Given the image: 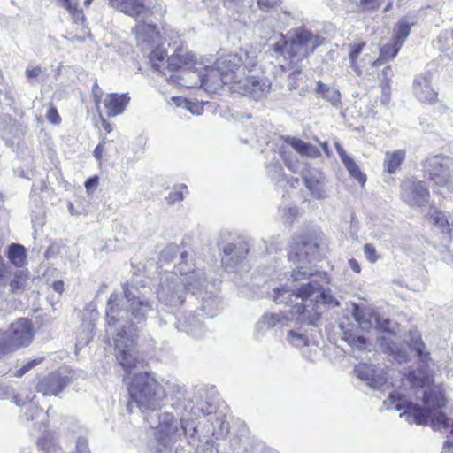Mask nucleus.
<instances>
[{
  "label": "nucleus",
  "mask_w": 453,
  "mask_h": 453,
  "mask_svg": "<svg viewBox=\"0 0 453 453\" xmlns=\"http://www.w3.org/2000/svg\"><path fill=\"white\" fill-rule=\"evenodd\" d=\"M402 45L397 42L395 39L391 38V40L383 45L380 51L379 59L372 63V65H377L380 61L387 62L392 58H394L398 53Z\"/></svg>",
  "instance_id": "nucleus-31"
},
{
  "label": "nucleus",
  "mask_w": 453,
  "mask_h": 453,
  "mask_svg": "<svg viewBox=\"0 0 453 453\" xmlns=\"http://www.w3.org/2000/svg\"><path fill=\"white\" fill-rule=\"evenodd\" d=\"M272 82L267 77L257 73L235 79L231 90L255 100L265 98L271 91Z\"/></svg>",
  "instance_id": "nucleus-11"
},
{
  "label": "nucleus",
  "mask_w": 453,
  "mask_h": 453,
  "mask_svg": "<svg viewBox=\"0 0 453 453\" xmlns=\"http://www.w3.org/2000/svg\"><path fill=\"white\" fill-rule=\"evenodd\" d=\"M42 357H35L27 360L19 369L15 371L13 375L15 377H22L24 374H26L28 371H30L35 366L38 365L42 363Z\"/></svg>",
  "instance_id": "nucleus-45"
},
{
  "label": "nucleus",
  "mask_w": 453,
  "mask_h": 453,
  "mask_svg": "<svg viewBox=\"0 0 453 453\" xmlns=\"http://www.w3.org/2000/svg\"><path fill=\"white\" fill-rule=\"evenodd\" d=\"M429 217L433 224L440 228L442 233H452V227L442 211L433 210L429 212Z\"/></svg>",
  "instance_id": "nucleus-36"
},
{
  "label": "nucleus",
  "mask_w": 453,
  "mask_h": 453,
  "mask_svg": "<svg viewBox=\"0 0 453 453\" xmlns=\"http://www.w3.org/2000/svg\"><path fill=\"white\" fill-rule=\"evenodd\" d=\"M198 441L201 444H197L196 453H219L211 439L206 438L204 442L201 439Z\"/></svg>",
  "instance_id": "nucleus-46"
},
{
  "label": "nucleus",
  "mask_w": 453,
  "mask_h": 453,
  "mask_svg": "<svg viewBox=\"0 0 453 453\" xmlns=\"http://www.w3.org/2000/svg\"><path fill=\"white\" fill-rule=\"evenodd\" d=\"M125 296L129 302L128 311L132 315V322L122 329L115 338V357L125 370H131L139 363V357L134 347V337L136 336L135 325L140 324L146 319V315L151 309L147 300L141 299L127 288L124 286Z\"/></svg>",
  "instance_id": "nucleus-3"
},
{
  "label": "nucleus",
  "mask_w": 453,
  "mask_h": 453,
  "mask_svg": "<svg viewBox=\"0 0 453 453\" xmlns=\"http://www.w3.org/2000/svg\"><path fill=\"white\" fill-rule=\"evenodd\" d=\"M130 103L127 94L118 95L115 93V115L122 114Z\"/></svg>",
  "instance_id": "nucleus-43"
},
{
  "label": "nucleus",
  "mask_w": 453,
  "mask_h": 453,
  "mask_svg": "<svg viewBox=\"0 0 453 453\" xmlns=\"http://www.w3.org/2000/svg\"><path fill=\"white\" fill-rule=\"evenodd\" d=\"M241 58L239 64L234 67L233 73L238 77L257 73V54L256 50L241 51L240 54H234Z\"/></svg>",
  "instance_id": "nucleus-21"
},
{
  "label": "nucleus",
  "mask_w": 453,
  "mask_h": 453,
  "mask_svg": "<svg viewBox=\"0 0 453 453\" xmlns=\"http://www.w3.org/2000/svg\"><path fill=\"white\" fill-rule=\"evenodd\" d=\"M184 252L180 250V247L176 244H168L161 252V260L165 262L173 261L174 258L180 257V253Z\"/></svg>",
  "instance_id": "nucleus-42"
},
{
  "label": "nucleus",
  "mask_w": 453,
  "mask_h": 453,
  "mask_svg": "<svg viewBox=\"0 0 453 453\" xmlns=\"http://www.w3.org/2000/svg\"><path fill=\"white\" fill-rule=\"evenodd\" d=\"M14 395V389L0 380V400L7 399Z\"/></svg>",
  "instance_id": "nucleus-52"
},
{
  "label": "nucleus",
  "mask_w": 453,
  "mask_h": 453,
  "mask_svg": "<svg viewBox=\"0 0 453 453\" xmlns=\"http://www.w3.org/2000/svg\"><path fill=\"white\" fill-rule=\"evenodd\" d=\"M203 322L195 316L181 315L177 321V328L180 331H185L188 334L196 338L203 336Z\"/></svg>",
  "instance_id": "nucleus-25"
},
{
  "label": "nucleus",
  "mask_w": 453,
  "mask_h": 453,
  "mask_svg": "<svg viewBox=\"0 0 453 453\" xmlns=\"http://www.w3.org/2000/svg\"><path fill=\"white\" fill-rule=\"evenodd\" d=\"M416 19L409 15L402 18L393 30V39H395L401 45L404 43L408 38L411 27L415 25Z\"/></svg>",
  "instance_id": "nucleus-29"
},
{
  "label": "nucleus",
  "mask_w": 453,
  "mask_h": 453,
  "mask_svg": "<svg viewBox=\"0 0 453 453\" xmlns=\"http://www.w3.org/2000/svg\"><path fill=\"white\" fill-rule=\"evenodd\" d=\"M363 43H356V44H350L349 45V62L352 69L357 75H361L363 73L362 69L357 65L356 59L360 55L362 50H363Z\"/></svg>",
  "instance_id": "nucleus-38"
},
{
  "label": "nucleus",
  "mask_w": 453,
  "mask_h": 453,
  "mask_svg": "<svg viewBox=\"0 0 453 453\" xmlns=\"http://www.w3.org/2000/svg\"><path fill=\"white\" fill-rule=\"evenodd\" d=\"M187 187L185 185H180L179 187H174L173 190H172L168 196L165 197V200L168 204H173L177 202H180L184 199V194L182 189H186Z\"/></svg>",
  "instance_id": "nucleus-44"
},
{
  "label": "nucleus",
  "mask_w": 453,
  "mask_h": 453,
  "mask_svg": "<svg viewBox=\"0 0 453 453\" xmlns=\"http://www.w3.org/2000/svg\"><path fill=\"white\" fill-rule=\"evenodd\" d=\"M240 61L241 58L235 55H227L224 58L218 59L213 66L202 67L204 76L203 88L206 90H215L226 85H229L230 88L234 86L238 75L233 71Z\"/></svg>",
  "instance_id": "nucleus-8"
},
{
  "label": "nucleus",
  "mask_w": 453,
  "mask_h": 453,
  "mask_svg": "<svg viewBox=\"0 0 453 453\" xmlns=\"http://www.w3.org/2000/svg\"><path fill=\"white\" fill-rule=\"evenodd\" d=\"M72 381V375L58 371L40 380L35 386V389L44 396H58Z\"/></svg>",
  "instance_id": "nucleus-13"
},
{
  "label": "nucleus",
  "mask_w": 453,
  "mask_h": 453,
  "mask_svg": "<svg viewBox=\"0 0 453 453\" xmlns=\"http://www.w3.org/2000/svg\"><path fill=\"white\" fill-rule=\"evenodd\" d=\"M280 155L285 165L292 173H302L303 182L306 188L310 190L313 198L322 200L326 197L325 189V177L316 169L302 170L303 165L290 150L282 146L280 150Z\"/></svg>",
  "instance_id": "nucleus-9"
},
{
  "label": "nucleus",
  "mask_w": 453,
  "mask_h": 453,
  "mask_svg": "<svg viewBox=\"0 0 453 453\" xmlns=\"http://www.w3.org/2000/svg\"><path fill=\"white\" fill-rule=\"evenodd\" d=\"M104 142L99 143L94 150L93 153H94L95 157H96L97 160H99L102 157V153L104 150Z\"/></svg>",
  "instance_id": "nucleus-63"
},
{
  "label": "nucleus",
  "mask_w": 453,
  "mask_h": 453,
  "mask_svg": "<svg viewBox=\"0 0 453 453\" xmlns=\"http://www.w3.org/2000/svg\"><path fill=\"white\" fill-rule=\"evenodd\" d=\"M174 271L162 280L157 296L160 301L171 306L182 305L186 291L193 295L202 292L205 286L204 272L195 268L192 256L181 252Z\"/></svg>",
  "instance_id": "nucleus-2"
},
{
  "label": "nucleus",
  "mask_w": 453,
  "mask_h": 453,
  "mask_svg": "<svg viewBox=\"0 0 453 453\" xmlns=\"http://www.w3.org/2000/svg\"><path fill=\"white\" fill-rule=\"evenodd\" d=\"M166 70L173 73H179L190 65H196L194 55L187 49H177L166 60Z\"/></svg>",
  "instance_id": "nucleus-19"
},
{
  "label": "nucleus",
  "mask_w": 453,
  "mask_h": 453,
  "mask_svg": "<svg viewBox=\"0 0 453 453\" xmlns=\"http://www.w3.org/2000/svg\"><path fill=\"white\" fill-rule=\"evenodd\" d=\"M335 148L342 162L346 158L349 157V156L346 153L344 149L337 142H335Z\"/></svg>",
  "instance_id": "nucleus-62"
},
{
  "label": "nucleus",
  "mask_w": 453,
  "mask_h": 453,
  "mask_svg": "<svg viewBox=\"0 0 453 453\" xmlns=\"http://www.w3.org/2000/svg\"><path fill=\"white\" fill-rule=\"evenodd\" d=\"M348 265H349V268L356 273H359L361 272V266H360L358 261L356 260L355 258L349 259Z\"/></svg>",
  "instance_id": "nucleus-61"
},
{
  "label": "nucleus",
  "mask_w": 453,
  "mask_h": 453,
  "mask_svg": "<svg viewBox=\"0 0 453 453\" xmlns=\"http://www.w3.org/2000/svg\"><path fill=\"white\" fill-rule=\"evenodd\" d=\"M280 211L282 213L286 220L292 221L298 213V208L296 206H284L280 209Z\"/></svg>",
  "instance_id": "nucleus-51"
},
{
  "label": "nucleus",
  "mask_w": 453,
  "mask_h": 453,
  "mask_svg": "<svg viewBox=\"0 0 453 453\" xmlns=\"http://www.w3.org/2000/svg\"><path fill=\"white\" fill-rule=\"evenodd\" d=\"M57 3L65 8L74 22H82L85 19L82 9L79 7L80 0H56Z\"/></svg>",
  "instance_id": "nucleus-32"
},
{
  "label": "nucleus",
  "mask_w": 453,
  "mask_h": 453,
  "mask_svg": "<svg viewBox=\"0 0 453 453\" xmlns=\"http://www.w3.org/2000/svg\"><path fill=\"white\" fill-rule=\"evenodd\" d=\"M128 392L131 400L142 411L161 408L165 396L164 388L148 373L134 374Z\"/></svg>",
  "instance_id": "nucleus-5"
},
{
  "label": "nucleus",
  "mask_w": 453,
  "mask_h": 453,
  "mask_svg": "<svg viewBox=\"0 0 453 453\" xmlns=\"http://www.w3.org/2000/svg\"><path fill=\"white\" fill-rule=\"evenodd\" d=\"M324 37L306 28L295 30L290 41H287L282 34L275 35V42L270 48L278 54L288 58L292 64H298L308 58L324 42Z\"/></svg>",
  "instance_id": "nucleus-4"
},
{
  "label": "nucleus",
  "mask_w": 453,
  "mask_h": 453,
  "mask_svg": "<svg viewBox=\"0 0 453 453\" xmlns=\"http://www.w3.org/2000/svg\"><path fill=\"white\" fill-rule=\"evenodd\" d=\"M196 65H190L185 69H181L179 73H171L169 77L164 71L158 70L165 79L173 84L179 87L193 88H201L204 82L203 72L202 67H196Z\"/></svg>",
  "instance_id": "nucleus-15"
},
{
  "label": "nucleus",
  "mask_w": 453,
  "mask_h": 453,
  "mask_svg": "<svg viewBox=\"0 0 453 453\" xmlns=\"http://www.w3.org/2000/svg\"><path fill=\"white\" fill-rule=\"evenodd\" d=\"M137 44L148 58L153 68L159 70L165 65V42L154 25L141 23L135 27Z\"/></svg>",
  "instance_id": "nucleus-6"
},
{
  "label": "nucleus",
  "mask_w": 453,
  "mask_h": 453,
  "mask_svg": "<svg viewBox=\"0 0 453 453\" xmlns=\"http://www.w3.org/2000/svg\"><path fill=\"white\" fill-rule=\"evenodd\" d=\"M112 298L113 294L110 296L106 307V321L109 325L111 324V320H113V316H111V313H113V307L111 305Z\"/></svg>",
  "instance_id": "nucleus-60"
},
{
  "label": "nucleus",
  "mask_w": 453,
  "mask_h": 453,
  "mask_svg": "<svg viewBox=\"0 0 453 453\" xmlns=\"http://www.w3.org/2000/svg\"><path fill=\"white\" fill-rule=\"evenodd\" d=\"M284 141L302 157L317 158L321 155L319 150L316 146L306 142L300 138L286 136L284 137Z\"/></svg>",
  "instance_id": "nucleus-23"
},
{
  "label": "nucleus",
  "mask_w": 453,
  "mask_h": 453,
  "mask_svg": "<svg viewBox=\"0 0 453 453\" xmlns=\"http://www.w3.org/2000/svg\"><path fill=\"white\" fill-rule=\"evenodd\" d=\"M394 337L395 334L391 332H386L378 337V343L383 351L395 356L399 360H405L407 357L406 350L394 342Z\"/></svg>",
  "instance_id": "nucleus-27"
},
{
  "label": "nucleus",
  "mask_w": 453,
  "mask_h": 453,
  "mask_svg": "<svg viewBox=\"0 0 453 453\" xmlns=\"http://www.w3.org/2000/svg\"><path fill=\"white\" fill-rule=\"evenodd\" d=\"M407 380L413 386V387H420L423 388L425 385V380L424 379H418L417 376L416 372H411L409 373L407 377Z\"/></svg>",
  "instance_id": "nucleus-55"
},
{
  "label": "nucleus",
  "mask_w": 453,
  "mask_h": 453,
  "mask_svg": "<svg viewBox=\"0 0 453 453\" xmlns=\"http://www.w3.org/2000/svg\"><path fill=\"white\" fill-rule=\"evenodd\" d=\"M7 257L17 267H21L26 259V250L20 244L12 243L8 247Z\"/></svg>",
  "instance_id": "nucleus-34"
},
{
  "label": "nucleus",
  "mask_w": 453,
  "mask_h": 453,
  "mask_svg": "<svg viewBox=\"0 0 453 453\" xmlns=\"http://www.w3.org/2000/svg\"><path fill=\"white\" fill-rule=\"evenodd\" d=\"M181 428L184 434L188 437V443L195 446L197 435V425L194 421L181 418Z\"/></svg>",
  "instance_id": "nucleus-39"
},
{
  "label": "nucleus",
  "mask_w": 453,
  "mask_h": 453,
  "mask_svg": "<svg viewBox=\"0 0 453 453\" xmlns=\"http://www.w3.org/2000/svg\"><path fill=\"white\" fill-rule=\"evenodd\" d=\"M354 372L360 380L372 388H380L387 380L383 369L371 364L360 363L355 366Z\"/></svg>",
  "instance_id": "nucleus-18"
},
{
  "label": "nucleus",
  "mask_w": 453,
  "mask_h": 453,
  "mask_svg": "<svg viewBox=\"0 0 453 453\" xmlns=\"http://www.w3.org/2000/svg\"><path fill=\"white\" fill-rule=\"evenodd\" d=\"M254 31L257 36L266 40H272V35H274V32L271 27V23L267 19H263L257 22L255 26Z\"/></svg>",
  "instance_id": "nucleus-40"
},
{
  "label": "nucleus",
  "mask_w": 453,
  "mask_h": 453,
  "mask_svg": "<svg viewBox=\"0 0 453 453\" xmlns=\"http://www.w3.org/2000/svg\"><path fill=\"white\" fill-rule=\"evenodd\" d=\"M341 328L343 330V334L345 335L346 340L349 341L350 344L355 346L362 347L365 343V339L364 336H354L349 331L344 330L343 326H341Z\"/></svg>",
  "instance_id": "nucleus-49"
},
{
  "label": "nucleus",
  "mask_w": 453,
  "mask_h": 453,
  "mask_svg": "<svg viewBox=\"0 0 453 453\" xmlns=\"http://www.w3.org/2000/svg\"><path fill=\"white\" fill-rule=\"evenodd\" d=\"M413 94L422 103L432 104L436 102L438 93L432 84V74L430 73H424L415 77Z\"/></svg>",
  "instance_id": "nucleus-17"
},
{
  "label": "nucleus",
  "mask_w": 453,
  "mask_h": 453,
  "mask_svg": "<svg viewBox=\"0 0 453 453\" xmlns=\"http://www.w3.org/2000/svg\"><path fill=\"white\" fill-rule=\"evenodd\" d=\"M288 256L290 261L296 264V269L293 270L291 274L293 289H273V301L284 304V310L280 313L266 312L261 316L256 323L254 331L255 338L257 340L264 338L283 320L316 326L320 316V304L332 307L339 305L330 291L324 288L327 283L326 273L306 266L322 256L321 247L316 241L303 240L296 242Z\"/></svg>",
  "instance_id": "nucleus-1"
},
{
  "label": "nucleus",
  "mask_w": 453,
  "mask_h": 453,
  "mask_svg": "<svg viewBox=\"0 0 453 453\" xmlns=\"http://www.w3.org/2000/svg\"><path fill=\"white\" fill-rule=\"evenodd\" d=\"M34 327L30 320L19 319L11 325L7 338L0 341V353L10 352L23 346H27L33 340Z\"/></svg>",
  "instance_id": "nucleus-12"
},
{
  "label": "nucleus",
  "mask_w": 453,
  "mask_h": 453,
  "mask_svg": "<svg viewBox=\"0 0 453 453\" xmlns=\"http://www.w3.org/2000/svg\"><path fill=\"white\" fill-rule=\"evenodd\" d=\"M222 250V264L227 269L234 268L246 257L249 247L245 241L241 238H235L228 242L219 244Z\"/></svg>",
  "instance_id": "nucleus-16"
},
{
  "label": "nucleus",
  "mask_w": 453,
  "mask_h": 453,
  "mask_svg": "<svg viewBox=\"0 0 453 453\" xmlns=\"http://www.w3.org/2000/svg\"><path fill=\"white\" fill-rule=\"evenodd\" d=\"M52 288L58 293H62L64 291V282L61 280L55 281L52 284Z\"/></svg>",
  "instance_id": "nucleus-64"
},
{
  "label": "nucleus",
  "mask_w": 453,
  "mask_h": 453,
  "mask_svg": "<svg viewBox=\"0 0 453 453\" xmlns=\"http://www.w3.org/2000/svg\"><path fill=\"white\" fill-rule=\"evenodd\" d=\"M363 250H364L365 258L369 262L375 263L379 259V256L377 255L376 250L372 244H371V243L365 244Z\"/></svg>",
  "instance_id": "nucleus-47"
},
{
  "label": "nucleus",
  "mask_w": 453,
  "mask_h": 453,
  "mask_svg": "<svg viewBox=\"0 0 453 453\" xmlns=\"http://www.w3.org/2000/svg\"><path fill=\"white\" fill-rule=\"evenodd\" d=\"M452 167L453 159L442 155L427 157L423 163L425 177L441 196L453 192Z\"/></svg>",
  "instance_id": "nucleus-7"
},
{
  "label": "nucleus",
  "mask_w": 453,
  "mask_h": 453,
  "mask_svg": "<svg viewBox=\"0 0 453 453\" xmlns=\"http://www.w3.org/2000/svg\"><path fill=\"white\" fill-rule=\"evenodd\" d=\"M360 6L365 11H375L380 8V0H359Z\"/></svg>",
  "instance_id": "nucleus-53"
},
{
  "label": "nucleus",
  "mask_w": 453,
  "mask_h": 453,
  "mask_svg": "<svg viewBox=\"0 0 453 453\" xmlns=\"http://www.w3.org/2000/svg\"><path fill=\"white\" fill-rule=\"evenodd\" d=\"M151 428L157 430L155 435L158 441L157 453H176L173 446L179 437L178 422L170 413L157 414V419L152 416L146 418Z\"/></svg>",
  "instance_id": "nucleus-10"
},
{
  "label": "nucleus",
  "mask_w": 453,
  "mask_h": 453,
  "mask_svg": "<svg viewBox=\"0 0 453 453\" xmlns=\"http://www.w3.org/2000/svg\"><path fill=\"white\" fill-rule=\"evenodd\" d=\"M407 342L410 348L416 352L419 361L427 365L431 360L430 352L426 349L420 333L416 329L410 330L407 336Z\"/></svg>",
  "instance_id": "nucleus-24"
},
{
  "label": "nucleus",
  "mask_w": 453,
  "mask_h": 453,
  "mask_svg": "<svg viewBox=\"0 0 453 453\" xmlns=\"http://www.w3.org/2000/svg\"><path fill=\"white\" fill-rule=\"evenodd\" d=\"M401 197L410 206H424L430 197V192L421 180H408L401 185Z\"/></svg>",
  "instance_id": "nucleus-14"
},
{
  "label": "nucleus",
  "mask_w": 453,
  "mask_h": 453,
  "mask_svg": "<svg viewBox=\"0 0 453 453\" xmlns=\"http://www.w3.org/2000/svg\"><path fill=\"white\" fill-rule=\"evenodd\" d=\"M286 339L289 344L296 348H302L308 344V337L304 334L297 333L293 330L288 332Z\"/></svg>",
  "instance_id": "nucleus-41"
},
{
  "label": "nucleus",
  "mask_w": 453,
  "mask_h": 453,
  "mask_svg": "<svg viewBox=\"0 0 453 453\" xmlns=\"http://www.w3.org/2000/svg\"><path fill=\"white\" fill-rule=\"evenodd\" d=\"M47 119L50 122L53 124H58L60 122L61 118L59 117L58 111L56 108H50L47 112Z\"/></svg>",
  "instance_id": "nucleus-57"
},
{
  "label": "nucleus",
  "mask_w": 453,
  "mask_h": 453,
  "mask_svg": "<svg viewBox=\"0 0 453 453\" xmlns=\"http://www.w3.org/2000/svg\"><path fill=\"white\" fill-rule=\"evenodd\" d=\"M99 179L97 176L91 177L85 181V188L88 193L93 192L97 187Z\"/></svg>",
  "instance_id": "nucleus-56"
},
{
  "label": "nucleus",
  "mask_w": 453,
  "mask_h": 453,
  "mask_svg": "<svg viewBox=\"0 0 453 453\" xmlns=\"http://www.w3.org/2000/svg\"><path fill=\"white\" fill-rule=\"evenodd\" d=\"M342 164L353 179L362 186L365 185L366 182V175L359 169V166L351 157L343 160Z\"/></svg>",
  "instance_id": "nucleus-35"
},
{
  "label": "nucleus",
  "mask_w": 453,
  "mask_h": 453,
  "mask_svg": "<svg viewBox=\"0 0 453 453\" xmlns=\"http://www.w3.org/2000/svg\"><path fill=\"white\" fill-rule=\"evenodd\" d=\"M78 453H90L88 440L84 437H79L76 442Z\"/></svg>",
  "instance_id": "nucleus-54"
},
{
  "label": "nucleus",
  "mask_w": 453,
  "mask_h": 453,
  "mask_svg": "<svg viewBox=\"0 0 453 453\" xmlns=\"http://www.w3.org/2000/svg\"><path fill=\"white\" fill-rule=\"evenodd\" d=\"M28 280V273L23 270H16L15 272L11 271V278L8 280L5 291L8 294H20L22 293L27 286Z\"/></svg>",
  "instance_id": "nucleus-30"
},
{
  "label": "nucleus",
  "mask_w": 453,
  "mask_h": 453,
  "mask_svg": "<svg viewBox=\"0 0 453 453\" xmlns=\"http://www.w3.org/2000/svg\"><path fill=\"white\" fill-rule=\"evenodd\" d=\"M352 316L362 331H369L373 326L384 328V326L380 324L379 315L371 309H361L355 306Z\"/></svg>",
  "instance_id": "nucleus-20"
},
{
  "label": "nucleus",
  "mask_w": 453,
  "mask_h": 453,
  "mask_svg": "<svg viewBox=\"0 0 453 453\" xmlns=\"http://www.w3.org/2000/svg\"><path fill=\"white\" fill-rule=\"evenodd\" d=\"M41 415H43L42 409H40L32 403H29L27 406L25 412L27 420H34Z\"/></svg>",
  "instance_id": "nucleus-48"
},
{
  "label": "nucleus",
  "mask_w": 453,
  "mask_h": 453,
  "mask_svg": "<svg viewBox=\"0 0 453 453\" xmlns=\"http://www.w3.org/2000/svg\"><path fill=\"white\" fill-rule=\"evenodd\" d=\"M220 301L214 296L205 293L201 304V311L207 318H213L219 309Z\"/></svg>",
  "instance_id": "nucleus-33"
},
{
  "label": "nucleus",
  "mask_w": 453,
  "mask_h": 453,
  "mask_svg": "<svg viewBox=\"0 0 453 453\" xmlns=\"http://www.w3.org/2000/svg\"><path fill=\"white\" fill-rule=\"evenodd\" d=\"M147 143V138L143 135H139L135 138L134 144L137 147V150H134V153L142 152L145 145Z\"/></svg>",
  "instance_id": "nucleus-59"
},
{
  "label": "nucleus",
  "mask_w": 453,
  "mask_h": 453,
  "mask_svg": "<svg viewBox=\"0 0 453 453\" xmlns=\"http://www.w3.org/2000/svg\"><path fill=\"white\" fill-rule=\"evenodd\" d=\"M115 8L136 19L147 18L150 12L141 0H115Z\"/></svg>",
  "instance_id": "nucleus-22"
},
{
  "label": "nucleus",
  "mask_w": 453,
  "mask_h": 453,
  "mask_svg": "<svg viewBox=\"0 0 453 453\" xmlns=\"http://www.w3.org/2000/svg\"><path fill=\"white\" fill-rule=\"evenodd\" d=\"M315 92L323 99L329 102L333 107L342 109L341 94L339 89L334 86L319 81L315 88Z\"/></svg>",
  "instance_id": "nucleus-26"
},
{
  "label": "nucleus",
  "mask_w": 453,
  "mask_h": 453,
  "mask_svg": "<svg viewBox=\"0 0 453 453\" xmlns=\"http://www.w3.org/2000/svg\"><path fill=\"white\" fill-rule=\"evenodd\" d=\"M406 157L405 150L399 149L393 151H387L383 161L384 170L390 174L396 173Z\"/></svg>",
  "instance_id": "nucleus-28"
},
{
  "label": "nucleus",
  "mask_w": 453,
  "mask_h": 453,
  "mask_svg": "<svg viewBox=\"0 0 453 453\" xmlns=\"http://www.w3.org/2000/svg\"><path fill=\"white\" fill-rule=\"evenodd\" d=\"M280 0H257L258 6L263 10H268L278 4Z\"/></svg>",
  "instance_id": "nucleus-58"
},
{
  "label": "nucleus",
  "mask_w": 453,
  "mask_h": 453,
  "mask_svg": "<svg viewBox=\"0 0 453 453\" xmlns=\"http://www.w3.org/2000/svg\"><path fill=\"white\" fill-rule=\"evenodd\" d=\"M42 73V69L41 66H27L25 72L26 77L29 80L31 84H34L33 80L36 79Z\"/></svg>",
  "instance_id": "nucleus-50"
},
{
  "label": "nucleus",
  "mask_w": 453,
  "mask_h": 453,
  "mask_svg": "<svg viewBox=\"0 0 453 453\" xmlns=\"http://www.w3.org/2000/svg\"><path fill=\"white\" fill-rule=\"evenodd\" d=\"M172 100L175 102L178 106L188 110L192 114L201 115L203 112V104L202 103L192 102L181 97H173Z\"/></svg>",
  "instance_id": "nucleus-37"
}]
</instances>
